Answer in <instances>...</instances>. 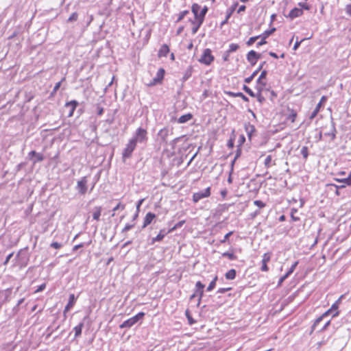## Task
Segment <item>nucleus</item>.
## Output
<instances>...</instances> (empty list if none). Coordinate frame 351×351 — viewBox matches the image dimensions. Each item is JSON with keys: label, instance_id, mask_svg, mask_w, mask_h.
<instances>
[{"label": "nucleus", "instance_id": "f257e3e1", "mask_svg": "<svg viewBox=\"0 0 351 351\" xmlns=\"http://www.w3.org/2000/svg\"><path fill=\"white\" fill-rule=\"evenodd\" d=\"M132 139L134 140V141L136 143L146 144L148 141L147 130L141 127L138 128L136 130Z\"/></svg>", "mask_w": 351, "mask_h": 351}, {"label": "nucleus", "instance_id": "f03ea898", "mask_svg": "<svg viewBox=\"0 0 351 351\" xmlns=\"http://www.w3.org/2000/svg\"><path fill=\"white\" fill-rule=\"evenodd\" d=\"M145 313L143 312H140L136 315L130 317V319L124 321L121 325V328H129L134 326L136 323H137L141 319H143Z\"/></svg>", "mask_w": 351, "mask_h": 351}, {"label": "nucleus", "instance_id": "7ed1b4c3", "mask_svg": "<svg viewBox=\"0 0 351 351\" xmlns=\"http://www.w3.org/2000/svg\"><path fill=\"white\" fill-rule=\"evenodd\" d=\"M215 58L212 55V51L210 49H205L202 55L199 59V62L205 65H210L213 62Z\"/></svg>", "mask_w": 351, "mask_h": 351}, {"label": "nucleus", "instance_id": "20e7f679", "mask_svg": "<svg viewBox=\"0 0 351 351\" xmlns=\"http://www.w3.org/2000/svg\"><path fill=\"white\" fill-rule=\"evenodd\" d=\"M137 143L132 138L128 141L126 147L123 151L122 157L125 160L131 157L132 152L136 148Z\"/></svg>", "mask_w": 351, "mask_h": 351}, {"label": "nucleus", "instance_id": "39448f33", "mask_svg": "<svg viewBox=\"0 0 351 351\" xmlns=\"http://www.w3.org/2000/svg\"><path fill=\"white\" fill-rule=\"evenodd\" d=\"M335 180L339 182H343V184H341L340 186H338V185H336L334 184H330L331 186H333L336 188L335 194L337 195H339V189L344 188V187H346V186L351 185V171L350 172V173L347 178H341V179L335 178Z\"/></svg>", "mask_w": 351, "mask_h": 351}, {"label": "nucleus", "instance_id": "423d86ee", "mask_svg": "<svg viewBox=\"0 0 351 351\" xmlns=\"http://www.w3.org/2000/svg\"><path fill=\"white\" fill-rule=\"evenodd\" d=\"M210 195V187H207L203 191H198L197 193H193V201L194 202H197L200 199L208 197Z\"/></svg>", "mask_w": 351, "mask_h": 351}, {"label": "nucleus", "instance_id": "0eeeda50", "mask_svg": "<svg viewBox=\"0 0 351 351\" xmlns=\"http://www.w3.org/2000/svg\"><path fill=\"white\" fill-rule=\"evenodd\" d=\"M165 73V69L162 68H160L158 70L156 76L148 84V86H155L156 84H160L164 78Z\"/></svg>", "mask_w": 351, "mask_h": 351}, {"label": "nucleus", "instance_id": "6e6552de", "mask_svg": "<svg viewBox=\"0 0 351 351\" xmlns=\"http://www.w3.org/2000/svg\"><path fill=\"white\" fill-rule=\"evenodd\" d=\"M87 178L86 176L77 181L76 189L81 195H84L87 191Z\"/></svg>", "mask_w": 351, "mask_h": 351}, {"label": "nucleus", "instance_id": "1a4fd4ad", "mask_svg": "<svg viewBox=\"0 0 351 351\" xmlns=\"http://www.w3.org/2000/svg\"><path fill=\"white\" fill-rule=\"evenodd\" d=\"M260 58L261 55L254 50L250 51L247 54V60L252 66L255 65Z\"/></svg>", "mask_w": 351, "mask_h": 351}, {"label": "nucleus", "instance_id": "9d476101", "mask_svg": "<svg viewBox=\"0 0 351 351\" xmlns=\"http://www.w3.org/2000/svg\"><path fill=\"white\" fill-rule=\"evenodd\" d=\"M205 287V285L202 284L200 281H197L195 284V293L197 295H198V301H197V306L199 305L202 298L204 295V289Z\"/></svg>", "mask_w": 351, "mask_h": 351}, {"label": "nucleus", "instance_id": "9b49d317", "mask_svg": "<svg viewBox=\"0 0 351 351\" xmlns=\"http://www.w3.org/2000/svg\"><path fill=\"white\" fill-rule=\"evenodd\" d=\"M170 133H172V130H170L168 128H163L158 132V136L162 143H167V137Z\"/></svg>", "mask_w": 351, "mask_h": 351}, {"label": "nucleus", "instance_id": "f8f14e48", "mask_svg": "<svg viewBox=\"0 0 351 351\" xmlns=\"http://www.w3.org/2000/svg\"><path fill=\"white\" fill-rule=\"evenodd\" d=\"M332 312L331 311V310L329 308L328 311H326L324 313H323L321 316H319L318 318H317L315 322H314V324H313L312 327H311V332L315 330V329H317L319 325V324L324 319V318L326 317H327L328 315H330V313H332Z\"/></svg>", "mask_w": 351, "mask_h": 351}, {"label": "nucleus", "instance_id": "ddd939ff", "mask_svg": "<svg viewBox=\"0 0 351 351\" xmlns=\"http://www.w3.org/2000/svg\"><path fill=\"white\" fill-rule=\"evenodd\" d=\"M78 102L76 100H72L65 104L64 107L69 108L68 117H71L73 115V112L78 106Z\"/></svg>", "mask_w": 351, "mask_h": 351}, {"label": "nucleus", "instance_id": "4468645a", "mask_svg": "<svg viewBox=\"0 0 351 351\" xmlns=\"http://www.w3.org/2000/svg\"><path fill=\"white\" fill-rule=\"evenodd\" d=\"M275 30H276V28H272L270 30L265 31L262 34L259 35L258 36H260L261 40L259 42L257 43V44H256L257 47H260V46H261L263 45H265L267 43L265 41V39L269 35H271Z\"/></svg>", "mask_w": 351, "mask_h": 351}, {"label": "nucleus", "instance_id": "2eb2a0df", "mask_svg": "<svg viewBox=\"0 0 351 351\" xmlns=\"http://www.w3.org/2000/svg\"><path fill=\"white\" fill-rule=\"evenodd\" d=\"M244 128L249 140L251 141L253 134L256 132L254 125L247 122L244 124Z\"/></svg>", "mask_w": 351, "mask_h": 351}, {"label": "nucleus", "instance_id": "dca6fc26", "mask_svg": "<svg viewBox=\"0 0 351 351\" xmlns=\"http://www.w3.org/2000/svg\"><path fill=\"white\" fill-rule=\"evenodd\" d=\"M171 232L170 231V230H166L165 229H162L160 230V232L158 233V234L156 237H153L152 239V242H151V244H154L156 242H160L161 241L164 237L169 233Z\"/></svg>", "mask_w": 351, "mask_h": 351}, {"label": "nucleus", "instance_id": "f3484780", "mask_svg": "<svg viewBox=\"0 0 351 351\" xmlns=\"http://www.w3.org/2000/svg\"><path fill=\"white\" fill-rule=\"evenodd\" d=\"M303 14V10L299 8H293L289 13L287 17L293 20L297 17H299Z\"/></svg>", "mask_w": 351, "mask_h": 351}, {"label": "nucleus", "instance_id": "a211bd4d", "mask_svg": "<svg viewBox=\"0 0 351 351\" xmlns=\"http://www.w3.org/2000/svg\"><path fill=\"white\" fill-rule=\"evenodd\" d=\"M298 264V261H295L291 267L289 268V269L287 271V273L282 276L278 281V285H280L284 280H285L295 269V267H297Z\"/></svg>", "mask_w": 351, "mask_h": 351}, {"label": "nucleus", "instance_id": "6ab92c4d", "mask_svg": "<svg viewBox=\"0 0 351 351\" xmlns=\"http://www.w3.org/2000/svg\"><path fill=\"white\" fill-rule=\"evenodd\" d=\"M271 256L269 253H265L263 256L262 259V266H261V271H267L269 268L267 267V263L270 261Z\"/></svg>", "mask_w": 351, "mask_h": 351}, {"label": "nucleus", "instance_id": "aec40b11", "mask_svg": "<svg viewBox=\"0 0 351 351\" xmlns=\"http://www.w3.org/2000/svg\"><path fill=\"white\" fill-rule=\"evenodd\" d=\"M156 216L154 213L151 212L147 213L144 218L143 228H144L147 227L148 225H149L152 222V221L156 218Z\"/></svg>", "mask_w": 351, "mask_h": 351}, {"label": "nucleus", "instance_id": "412c9836", "mask_svg": "<svg viewBox=\"0 0 351 351\" xmlns=\"http://www.w3.org/2000/svg\"><path fill=\"white\" fill-rule=\"evenodd\" d=\"M336 134L335 123L332 120L330 129L328 132H326L324 135L330 137L331 141H334L336 138Z\"/></svg>", "mask_w": 351, "mask_h": 351}, {"label": "nucleus", "instance_id": "4be33fe9", "mask_svg": "<svg viewBox=\"0 0 351 351\" xmlns=\"http://www.w3.org/2000/svg\"><path fill=\"white\" fill-rule=\"evenodd\" d=\"M76 301V298L75 297L74 294H70L69 302L64 309V313H66V312L69 311L70 309L73 306Z\"/></svg>", "mask_w": 351, "mask_h": 351}, {"label": "nucleus", "instance_id": "5701e85b", "mask_svg": "<svg viewBox=\"0 0 351 351\" xmlns=\"http://www.w3.org/2000/svg\"><path fill=\"white\" fill-rule=\"evenodd\" d=\"M225 94L227 95L233 97H237V98L241 97L245 101H249V99L245 95H243L241 92L234 93V92H232V91H226Z\"/></svg>", "mask_w": 351, "mask_h": 351}, {"label": "nucleus", "instance_id": "b1692460", "mask_svg": "<svg viewBox=\"0 0 351 351\" xmlns=\"http://www.w3.org/2000/svg\"><path fill=\"white\" fill-rule=\"evenodd\" d=\"M342 298L343 295H341L330 308L332 312L335 311V313L332 315L333 317L337 316L339 313V312L338 311V308Z\"/></svg>", "mask_w": 351, "mask_h": 351}, {"label": "nucleus", "instance_id": "393cba45", "mask_svg": "<svg viewBox=\"0 0 351 351\" xmlns=\"http://www.w3.org/2000/svg\"><path fill=\"white\" fill-rule=\"evenodd\" d=\"M190 21L194 25L191 31H192V34H195L197 32L199 28L200 27V26L202 25V24L203 23L204 21H202L200 20H196V19H195V21L190 20Z\"/></svg>", "mask_w": 351, "mask_h": 351}, {"label": "nucleus", "instance_id": "a878e982", "mask_svg": "<svg viewBox=\"0 0 351 351\" xmlns=\"http://www.w3.org/2000/svg\"><path fill=\"white\" fill-rule=\"evenodd\" d=\"M84 323L80 322L78 325L73 328V330L75 332L74 339H77L81 335Z\"/></svg>", "mask_w": 351, "mask_h": 351}, {"label": "nucleus", "instance_id": "bb28decb", "mask_svg": "<svg viewBox=\"0 0 351 351\" xmlns=\"http://www.w3.org/2000/svg\"><path fill=\"white\" fill-rule=\"evenodd\" d=\"M193 118V115L191 113H187L186 114L182 115L178 119V123H184L190 121Z\"/></svg>", "mask_w": 351, "mask_h": 351}, {"label": "nucleus", "instance_id": "cd10ccee", "mask_svg": "<svg viewBox=\"0 0 351 351\" xmlns=\"http://www.w3.org/2000/svg\"><path fill=\"white\" fill-rule=\"evenodd\" d=\"M169 51V47L167 45L164 44L161 46L160 49L158 51V56L165 57V56H167Z\"/></svg>", "mask_w": 351, "mask_h": 351}, {"label": "nucleus", "instance_id": "c85d7f7f", "mask_svg": "<svg viewBox=\"0 0 351 351\" xmlns=\"http://www.w3.org/2000/svg\"><path fill=\"white\" fill-rule=\"evenodd\" d=\"M192 73H193V67L189 66L183 75V77L182 79V82H186V80H188L191 77Z\"/></svg>", "mask_w": 351, "mask_h": 351}, {"label": "nucleus", "instance_id": "c756f323", "mask_svg": "<svg viewBox=\"0 0 351 351\" xmlns=\"http://www.w3.org/2000/svg\"><path fill=\"white\" fill-rule=\"evenodd\" d=\"M101 208L100 206H96L94 208L93 213V218L96 221H99L101 216Z\"/></svg>", "mask_w": 351, "mask_h": 351}, {"label": "nucleus", "instance_id": "7c9ffc66", "mask_svg": "<svg viewBox=\"0 0 351 351\" xmlns=\"http://www.w3.org/2000/svg\"><path fill=\"white\" fill-rule=\"evenodd\" d=\"M264 63H265V62H264L262 64H261V65L259 66V67L258 68V69H257V70H256L255 71H254V72H253V73H252L250 77H246V78L245 79V83L249 84V83H250V82H252V80L254 79V77L257 75V73H258V71L261 70V69H262L263 65V64H264Z\"/></svg>", "mask_w": 351, "mask_h": 351}, {"label": "nucleus", "instance_id": "2f4dec72", "mask_svg": "<svg viewBox=\"0 0 351 351\" xmlns=\"http://www.w3.org/2000/svg\"><path fill=\"white\" fill-rule=\"evenodd\" d=\"M236 274V270L234 269H231L226 273L225 277L227 280H233L235 278Z\"/></svg>", "mask_w": 351, "mask_h": 351}, {"label": "nucleus", "instance_id": "473e14b6", "mask_svg": "<svg viewBox=\"0 0 351 351\" xmlns=\"http://www.w3.org/2000/svg\"><path fill=\"white\" fill-rule=\"evenodd\" d=\"M199 9H200V6L198 4L194 3L192 5L191 10H192V12L194 14L195 19L196 20H198Z\"/></svg>", "mask_w": 351, "mask_h": 351}, {"label": "nucleus", "instance_id": "72a5a7b5", "mask_svg": "<svg viewBox=\"0 0 351 351\" xmlns=\"http://www.w3.org/2000/svg\"><path fill=\"white\" fill-rule=\"evenodd\" d=\"M289 114H288V116L287 117V119L289 120L292 123H293L295 121V120L296 117H297V112H296L295 110H290V109H289Z\"/></svg>", "mask_w": 351, "mask_h": 351}, {"label": "nucleus", "instance_id": "f704fd0d", "mask_svg": "<svg viewBox=\"0 0 351 351\" xmlns=\"http://www.w3.org/2000/svg\"><path fill=\"white\" fill-rule=\"evenodd\" d=\"M272 162V157L271 155H268L265 159V161H264V165L265 167L268 169L269 168L271 165H276V162H274L273 164L271 163Z\"/></svg>", "mask_w": 351, "mask_h": 351}, {"label": "nucleus", "instance_id": "c9c22d12", "mask_svg": "<svg viewBox=\"0 0 351 351\" xmlns=\"http://www.w3.org/2000/svg\"><path fill=\"white\" fill-rule=\"evenodd\" d=\"M267 74V71H266V70H263V71L261 72V75H260L259 77H258V80H257V83H258V84H261V86H262V87H263V86H265V83L262 82V81H261V80H262L263 79H264V78H265V77H266Z\"/></svg>", "mask_w": 351, "mask_h": 351}, {"label": "nucleus", "instance_id": "e433bc0d", "mask_svg": "<svg viewBox=\"0 0 351 351\" xmlns=\"http://www.w3.org/2000/svg\"><path fill=\"white\" fill-rule=\"evenodd\" d=\"M208 11V8L206 6H204L201 12L199 14L198 20H200L202 21H204L205 15L206 14Z\"/></svg>", "mask_w": 351, "mask_h": 351}, {"label": "nucleus", "instance_id": "4c0bfd02", "mask_svg": "<svg viewBox=\"0 0 351 351\" xmlns=\"http://www.w3.org/2000/svg\"><path fill=\"white\" fill-rule=\"evenodd\" d=\"M239 48V45L235 44V43H231L229 45V49L226 52L228 54H229L230 53L236 51Z\"/></svg>", "mask_w": 351, "mask_h": 351}, {"label": "nucleus", "instance_id": "58836bf2", "mask_svg": "<svg viewBox=\"0 0 351 351\" xmlns=\"http://www.w3.org/2000/svg\"><path fill=\"white\" fill-rule=\"evenodd\" d=\"M217 280V276H216L213 280L210 282L209 285L208 286L206 291H211L216 286V282Z\"/></svg>", "mask_w": 351, "mask_h": 351}, {"label": "nucleus", "instance_id": "ea45409f", "mask_svg": "<svg viewBox=\"0 0 351 351\" xmlns=\"http://www.w3.org/2000/svg\"><path fill=\"white\" fill-rule=\"evenodd\" d=\"M125 204H121V203L117 204V206H114V207L113 208V209H112L113 213L112 214V217L115 216V212H116L117 210H119V209H120V210H124V209H125Z\"/></svg>", "mask_w": 351, "mask_h": 351}, {"label": "nucleus", "instance_id": "a19ab883", "mask_svg": "<svg viewBox=\"0 0 351 351\" xmlns=\"http://www.w3.org/2000/svg\"><path fill=\"white\" fill-rule=\"evenodd\" d=\"M189 13V10H184V11H182L179 13L178 14V17L176 20V23H178L180 21H181L186 14H188Z\"/></svg>", "mask_w": 351, "mask_h": 351}, {"label": "nucleus", "instance_id": "79ce46f5", "mask_svg": "<svg viewBox=\"0 0 351 351\" xmlns=\"http://www.w3.org/2000/svg\"><path fill=\"white\" fill-rule=\"evenodd\" d=\"M300 154L302 155L304 160H306L308 156V149L306 146H304L302 147L300 150Z\"/></svg>", "mask_w": 351, "mask_h": 351}, {"label": "nucleus", "instance_id": "37998d69", "mask_svg": "<svg viewBox=\"0 0 351 351\" xmlns=\"http://www.w3.org/2000/svg\"><path fill=\"white\" fill-rule=\"evenodd\" d=\"M222 256L227 257L230 260L233 261L237 259V256L232 252H226L222 254Z\"/></svg>", "mask_w": 351, "mask_h": 351}, {"label": "nucleus", "instance_id": "c03bdc74", "mask_svg": "<svg viewBox=\"0 0 351 351\" xmlns=\"http://www.w3.org/2000/svg\"><path fill=\"white\" fill-rule=\"evenodd\" d=\"M78 19V14L77 12H73L71 14V15L67 19L68 23H71L73 21H76Z\"/></svg>", "mask_w": 351, "mask_h": 351}, {"label": "nucleus", "instance_id": "a18cd8bd", "mask_svg": "<svg viewBox=\"0 0 351 351\" xmlns=\"http://www.w3.org/2000/svg\"><path fill=\"white\" fill-rule=\"evenodd\" d=\"M243 90H245L249 95H250L252 97H254L256 96L254 94V93L246 85H243Z\"/></svg>", "mask_w": 351, "mask_h": 351}, {"label": "nucleus", "instance_id": "49530a36", "mask_svg": "<svg viewBox=\"0 0 351 351\" xmlns=\"http://www.w3.org/2000/svg\"><path fill=\"white\" fill-rule=\"evenodd\" d=\"M35 157L36 158L33 161L34 164H36V162H41L44 160V156L41 153H37Z\"/></svg>", "mask_w": 351, "mask_h": 351}, {"label": "nucleus", "instance_id": "de8ad7c7", "mask_svg": "<svg viewBox=\"0 0 351 351\" xmlns=\"http://www.w3.org/2000/svg\"><path fill=\"white\" fill-rule=\"evenodd\" d=\"M63 80H64V78H63L60 82H58V83L56 84V85L54 86L53 89L51 93V95H53L54 94H56L57 90L60 88V87L61 86V83Z\"/></svg>", "mask_w": 351, "mask_h": 351}, {"label": "nucleus", "instance_id": "09e8293b", "mask_svg": "<svg viewBox=\"0 0 351 351\" xmlns=\"http://www.w3.org/2000/svg\"><path fill=\"white\" fill-rule=\"evenodd\" d=\"M258 38H260V36H253V37H251V38H250V39L247 41L246 45H247V46H251V45H252L255 43V41H256L257 39H258Z\"/></svg>", "mask_w": 351, "mask_h": 351}, {"label": "nucleus", "instance_id": "8fccbe9b", "mask_svg": "<svg viewBox=\"0 0 351 351\" xmlns=\"http://www.w3.org/2000/svg\"><path fill=\"white\" fill-rule=\"evenodd\" d=\"M326 100H327V97L324 96V95L322 96L321 97V99H320L319 102L317 104L315 108H317V110H319L322 104L326 102Z\"/></svg>", "mask_w": 351, "mask_h": 351}, {"label": "nucleus", "instance_id": "3c124183", "mask_svg": "<svg viewBox=\"0 0 351 351\" xmlns=\"http://www.w3.org/2000/svg\"><path fill=\"white\" fill-rule=\"evenodd\" d=\"M238 155H239V154H237V155H236V157H235L234 160L232 162V164H231L232 168H231V170H230V174H229V177H228V183H230H230H232V176H231V174H232V171H233V166H234V160H236V158L238 157Z\"/></svg>", "mask_w": 351, "mask_h": 351}, {"label": "nucleus", "instance_id": "603ef678", "mask_svg": "<svg viewBox=\"0 0 351 351\" xmlns=\"http://www.w3.org/2000/svg\"><path fill=\"white\" fill-rule=\"evenodd\" d=\"M330 324V320H327L323 326H322L320 328H319L318 332H323L327 329L328 326Z\"/></svg>", "mask_w": 351, "mask_h": 351}, {"label": "nucleus", "instance_id": "864d4df0", "mask_svg": "<svg viewBox=\"0 0 351 351\" xmlns=\"http://www.w3.org/2000/svg\"><path fill=\"white\" fill-rule=\"evenodd\" d=\"M298 5L301 8V9H304L306 10H310V5H308L306 2H300L298 3Z\"/></svg>", "mask_w": 351, "mask_h": 351}, {"label": "nucleus", "instance_id": "5fc2aeb1", "mask_svg": "<svg viewBox=\"0 0 351 351\" xmlns=\"http://www.w3.org/2000/svg\"><path fill=\"white\" fill-rule=\"evenodd\" d=\"M134 226V224H129L127 223L125 227L123 228L121 232L125 233L131 230Z\"/></svg>", "mask_w": 351, "mask_h": 351}, {"label": "nucleus", "instance_id": "6e6d98bb", "mask_svg": "<svg viewBox=\"0 0 351 351\" xmlns=\"http://www.w3.org/2000/svg\"><path fill=\"white\" fill-rule=\"evenodd\" d=\"M254 204L260 208H264L265 206V204L261 200H255L254 202Z\"/></svg>", "mask_w": 351, "mask_h": 351}, {"label": "nucleus", "instance_id": "4d7b16f0", "mask_svg": "<svg viewBox=\"0 0 351 351\" xmlns=\"http://www.w3.org/2000/svg\"><path fill=\"white\" fill-rule=\"evenodd\" d=\"M184 223V221H180L178 223H177L172 228H171L169 230L171 232H173L176 229L182 227Z\"/></svg>", "mask_w": 351, "mask_h": 351}, {"label": "nucleus", "instance_id": "13d9d810", "mask_svg": "<svg viewBox=\"0 0 351 351\" xmlns=\"http://www.w3.org/2000/svg\"><path fill=\"white\" fill-rule=\"evenodd\" d=\"M233 234V232L232 231H230L229 232H228L223 237V239H221L220 241V243H223L225 242H226V241L229 239V237Z\"/></svg>", "mask_w": 351, "mask_h": 351}, {"label": "nucleus", "instance_id": "bf43d9fd", "mask_svg": "<svg viewBox=\"0 0 351 351\" xmlns=\"http://www.w3.org/2000/svg\"><path fill=\"white\" fill-rule=\"evenodd\" d=\"M50 246L55 249H60L62 247V245L58 242L54 241L51 243Z\"/></svg>", "mask_w": 351, "mask_h": 351}, {"label": "nucleus", "instance_id": "052dcab7", "mask_svg": "<svg viewBox=\"0 0 351 351\" xmlns=\"http://www.w3.org/2000/svg\"><path fill=\"white\" fill-rule=\"evenodd\" d=\"M345 12L348 16L351 17V4H348L346 5Z\"/></svg>", "mask_w": 351, "mask_h": 351}, {"label": "nucleus", "instance_id": "680f3d73", "mask_svg": "<svg viewBox=\"0 0 351 351\" xmlns=\"http://www.w3.org/2000/svg\"><path fill=\"white\" fill-rule=\"evenodd\" d=\"M319 110H317V108H315L314 110L311 112V115L309 116V119L313 120L317 114Z\"/></svg>", "mask_w": 351, "mask_h": 351}, {"label": "nucleus", "instance_id": "e2e57ef3", "mask_svg": "<svg viewBox=\"0 0 351 351\" xmlns=\"http://www.w3.org/2000/svg\"><path fill=\"white\" fill-rule=\"evenodd\" d=\"M46 287V284L45 283H43L42 285H40L34 291V293H38V292H41L43 291Z\"/></svg>", "mask_w": 351, "mask_h": 351}, {"label": "nucleus", "instance_id": "0e129e2a", "mask_svg": "<svg viewBox=\"0 0 351 351\" xmlns=\"http://www.w3.org/2000/svg\"><path fill=\"white\" fill-rule=\"evenodd\" d=\"M13 255H14V253H13V252H12V253L9 254L6 256L5 260V261H4V262H3V265H6L8 263V262L10 261V258L13 256Z\"/></svg>", "mask_w": 351, "mask_h": 351}, {"label": "nucleus", "instance_id": "69168bd1", "mask_svg": "<svg viewBox=\"0 0 351 351\" xmlns=\"http://www.w3.org/2000/svg\"><path fill=\"white\" fill-rule=\"evenodd\" d=\"M232 289L231 287H227V288H220L218 289L217 293H223L226 291H230Z\"/></svg>", "mask_w": 351, "mask_h": 351}, {"label": "nucleus", "instance_id": "338daca9", "mask_svg": "<svg viewBox=\"0 0 351 351\" xmlns=\"http://www.w3.org/2000/svg\"><path fill=\"white\" fill-rule=\"evenodd\" d=\"M186 315L188 318L189 324L191 325L195 323V321L193 319V318L190 316L189 312L188 311H186Z\"/></svg>", "mask_w": 351, "mask_h": 351}, {"label": "nucleus", "instance_id": "774afa93", "mask_svg": "<svg viewBox=\"0 0 351 351\" xmlns=\"http://www.w3.org/2000/svg\"><path fill=\"white\" fill-rule=\"evenodd\" d=\"M304 39H302L301 40H296L294 46H293V50H296L298 49V48L300 47V44L302 43V42L304 40Z\"/></svg>", "mask_w": 351, "mask_h": 351}]
</instances>
